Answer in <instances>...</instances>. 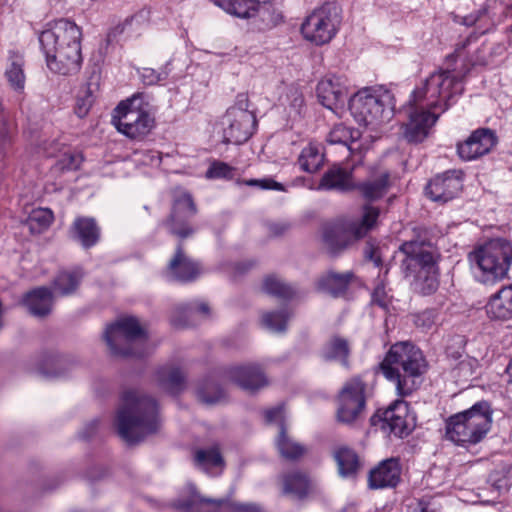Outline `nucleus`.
Masks as SVG:
<instances>
[{
    "label": "nucleus",
    "mask_w": 512,
    "mask_h": 512,
    "mask_svg": "<svg viewBox=\"0 0 512 512\" xmlns=\"http://www.w3.org/2000/svg\"><path fill=\"white\" fill-rule=\"evenodd\" d=\"M81 37V29L68 19H58L46 24L38 39L50 71L60 75H72L80 70Z\"/></svg>",
    "instance_id": "1"
},
{
    "label": "nucleus",
    "mask_w": 512,
    "mask_h": 512,
    "mask_svg": "<svg viewBox=\"0 0 512 512\" xmlns=\"http://www.w3.org/2000/svg\"><path fill=\"white\" fill-rule=\"evenodd\" d=\"M121 401L115 427L125 442L136 444L159 430L161 419L154 398L136 390H127L122 394Z\"/></svg>",
    "instance_id": "2"
},
{
    "label": "nucleus",
    "mask_w": 512,
    "mask_h": 512,
    "mask_svg": "<svg viewBox=\"0 0 512 512\" xmlns=\"http://www.w3.org/2000/svg\"><path fill=\"white\" fill-rule=\"evenodd\" d=\"M400 268L405 277H412L411 285L419 294H433L439 287L438 260L440 254L430 243L411 240L402 243Z\"/></svg>",
    "instance_id": "3"
},
{
    "label": "nucleus",
    "mask_w": 512,
    "mask_h": 512,
    "mask_svg": "<svg viewBox=\"0 0 512 512\" xmlns=\"http://www.w3.org/2000/svg\"><path fill=\"white\" fill-rule=\"evenodd\" d=\"M232 382L243 390L257 391L268 385V379L258 365H239L221 367L215 369L198 389V397L206 404H216L225 398V392L221 386L215 383Z\"/></svg>",
    "instance_id": "4"
},
{
    "label": "nucleus",
    "mask_w": 512,
    "mask_h": 512,
    "mask_svg": "<svg viewBox=\"0 0 512 512\" xmlns=\"http://www.w3.org/2000/svg\"><path fill=\"white\" fill-rule=\"evenodd\" d=\"M491 424V407L488 402L480 401L447 419L446 438L459 446L474 445L485 438Z\"/></svg>",
    "instance_id": "5"
},
{
    "label": "nucleus",
    "mask_w": 512,
    "mask_h": 512,
    "mask_svg": "<svg viewBox=\"0 0 512 512\" xmlns=\"http://www.w3.org/2000/svg\"><path fill=\"white\" fill-rule=\"evenodd\" d=\"M471 267L479 272L483 283L505 278L512 263V243L503 238L491 239L468 255Z\"/></svg>",
    "instance_id": "6"
},
{
    "label": "nucleus",
    "mask_w": 512,
    "mask_h": 512,
    "mask_svg": "<svg viewBox=\"0 0 512 512\" xmlns=\"http://www.w3.org/2000/svg\"><path fill=\"white\" fill-rule=\"evenodd\" d=\"M380 368L388 380L395 382L397 394L407 397L419 388L429 363L424 354H386Z\"/></svg>",
    "instance_id": "7"
},
{
    "label": "nucleus",
    "mask_w": 512,
    "mask_h": 512,
    "mask_svg": "<svg viewBox=\"0 0 512 512\" xmlns=\"http://www.w3.org/2000/svg\"><path fill=\"white\" fill-rule=\"evenodd\" d=\"M394 96L381 88H366L349 99V109L360 125L377 128L394 115Z\"/></svg>",
    "instance_id": "8"
},
{
    "label": "nucleus",
    "mask_w": 512,
    "mask_h": 512,
    "mask_svg": "<svg viewBox=\"0 0 512 512\" xmlns=\"http://www.w3.org/2000/svg\"><path fill=\"white\" fill-rule=\"evenodd\" d=\"M462 93V77L454 71L440 69L430 74L423 84L413 91L412 96L415 101L443 113Z\"/></svg>",
    "instance_id": "9"
},
{
    "label": "nucleus",
    "mask_w": 512,
    "mask_h": 512,
    "mask_svg": "<svg viewBox=\"0 0 512 512\" xmlns=\"http://www.w3.org/2000/svg\"><path fill=\"white\" fill-rule=\"evenodd\" d=\"M148 107V96L144 93H136L117 105L113 111L112 124L120 133L131 139L143 138L151 131L154 124Z\"/></svg>",
    "instance_id": "10"
},
{
    "label": "nucleus",
    "mask_w": 512,
    "mask_h": 512,
    "mask_svg": "<svg viewBox=\"0 0 512 512\" xmlns=\"http://www.w3.org/2000/svg\"><path fill=\"white\" fill-rule=\"evenodd\" d=\"M341 20L337 5L325 3L305 17L301 24V34L306 41L316 46L328 44L338 33Z\"/></svg>",
    "instance_id": "11"
},
{
    "label": "nucleus",
    "mask_w": 512,
    "mask_h": 512,
    "mask_svg": "<svg viewBox=\"0 0 512 512\" xmlns=\"http://www.w3.org/2000/svg\"><path fill=\"white\" fill-rule=\"evenodd\" d=\"M248 102L246 94H238L235 104L223 116V137L226 143L239 145L252 136L256 127V118L248 109Z\"/></svg>",
    "instance_id": "12"
},
{
    "label": "nucleus",
    "mask_w": 512,
    "mask_h": 512,
    "mask_svg": "<svg viewBox=\"0 0 512 512\" xmlns=\"http://www.w3.org/2000/svg\"><path fill=\"white\" fill-rule=\"evenodd\" d=\"M366 385L359 378L347 381L338 392L335 418L338 423L353 426L364 418Z\"/></svg>",
    "instance_id": "13"
},
{
    "label": "nucleus",
    "mask_w": 512,
    "mask_h": 512,
    "mask_svg": "<svg viewBox=\"0 0 512 512\" xmlns=\"http://www.w3.org/2000/svg\"><path fill=\"white\" fill-rule=\"evenodd\" d=\"M173 506L183 512H261L253 504L206 498L192 484L186 486L184 493L174 501Z\"/></svg>",
    "instance_id": "14"
},
{
    "label": "nucleus",
    "mask_w": 512,
    "mask_h": 512,
    "mask_svg": "<svg viewBox=\"0 0 512 512\" xmlns=\"http://www.w3.org/2000/svg\"><path fill=\"white\" fill-rule=\"evenodd\" d=\"M148 338L145 323L135 316H122L107 325L103 339L111 352H129L128 346Z\"/></svg>",
    "instance_id": "15"
},
{
    "label": "nucleus",
    "mask_w": 512,
    "mask_h": 512,
    "mask_svg": "<svg viewBox=\"0 0 512 512\" xmlns=\"http://www.w3.org/2000/svg\"><path fill=\"white\" fill-rule=\"evenodd\" d=\"M440 111L429 108L411 96L408 108V121L405 123L404 136L409 142H422L428 135L432 126L439 118Z\"/></svg>",
    "instance_id": "16"
},
{
    "label": "nucleus",
    "mask_w": 512,
    "mask_h": 512,
    "mask_svg": "<svg viewBox=\"0 0 512 512\" xmlns=\"http://www.w3.org/2000/svg\"><path fill=\"white\" fill-rule=\"evenodd\" d=\"M196 214V206L190 194L179 191L175 195L170 218L164 222L167 230L181 239H185L194 233L189 220Z\"/></svg>",
    "instance_id": "17"
},
{
    "label": "nucleus",
    "mask_w": 512,
    "mask_h": 512,
    "mask_svg": "<svg viewBox=\"0 0 512 512\" xmlns=\"http://www.w3.org/2000/svg\"><path fill=\"white\" fill-rule=\"evenodd\" d=\"M316 92L319 102L335 113L344 109L349 97L347 80L342 76L332 74L319 81Z\"/></svg>",
    "instance_id": "18"
},
{
    "label": "nucleus",
    "mask_w": 512,
    "mask_h": 512,
    "mask_svg": "<svg viewBox=\"0 0 512 512\" xmlns=\"http://www.w3.org/2000/svg\"><path fill=\"white\" fill-rule=\"evenodd\" d=\"M463 186L462 173L451 170L435 176L426 186V194L431 200L446 203L455 198Z\"/></svg>",
    "instance_id": "19"
},
{
    "label": "nucleus",
    "mask_w": 512,
    "mask_h": 512,
    "mask_svg": "<svg viewBox=\"0 0 512 512\" xmlns=\"http://www.w3.org/2000/svg\"><path fill=\"white\" fill-rule=\"evenodd\" d=\"M497 138L490 129H477L463 142L458 144L457 152L463 160L471 161L491 151Z\"/></svg>",
    "instance_id": "20"
},
{
    "label": "nucleus",
    "mask_w": 512,
    "mask_h": 512,
    "mask_svg": "<svg viewBox=\"0 0 512 512\" xmlns=\"http://www.w3.org/2000/svg\"><path fill=\"white\" fill-rule=\"evenodd\" d=\"M402 465L399 458L391 457L379 462L368 474L371 489L395 488L401 481Z\"/></svg>",
    "instance_id": "21"
},
{
    "label": "nucleus",
    "mask_w": 512,
    "mask_h": 512,
    "mask_svg": "<svg viewBox=\"0 0 512 512\" xmlns=\"http://www.w3.org/2000/svg\"><path fill=\"white\" fill-rule=\"evenodd\" d=\"M202 269L200 265L189 258L183 251L182 246L178 245L173 258L169 261L165 271V277L170 281L191 282L200 274Z\"/></svg>",
    "instance_id": "22"
},
{
    "label": "nucleus",
    "mask_w": 512,
    "mask_h": 512,
    "mask_svg": "<svg viewBox=\"0 0 512 512\" xmlns=\"http://www.w3.org/2000/svg\"><path fill=\"white\" fill-rule=\"evenodd\" d=\"M211 316V308L205 301H191L176 305L170 316L175 327H188L194 324L195 318L208 319Z\"/></svg>",
    "instance_id": "23"
},
{
    "label": "nucleus",
    "mask_w": 512,
    "mask_h": 512,
    "mask_svg": "<svg viewBox=\"0 0 512 512\" xmlns=\"http://www.w3.org/2000/svg\"><path fill=\"white\" fill-rule=\"evenodd\" d=\"M54 296L48 287H38L26 294L24 303L32 315L44 317L52 311Z\"/></svg>",
    "instance_id": "24"
},
{
    "label": "nucleus",
    "mask_w": 512,
    "mask_h": 512,
    "mask_svg": "<svg viewBox=\"0 0 512 512\" xmlns=\"http://www.w3.org/2000/svg\"><path fill=\"white\" fill-rule=\"evenodd\" d=\"M156 379L160 387L173 395L182 392L186 386V374L174 365L160 367L156 372Z\"/></svg>",
    "instance_id": "25"
},
{
    "label": "nucleus",
    "mask_w": 512,
    "mask_h": 512,
    "mask_svg": "<svg viewBox=\"0 0 512 512\" xmlns=\"http://www.w3.org/2000/svg\"><path fill=\"white\" fill-rule=\"evenodd\" d=\"M71 237L83 247L89 248L98 242L100 230L93 218L78 217L73 222Z\"/></svg>",
    "instance_id": "26"
},
{
    "label": "nucleus",
    "mask_w": 512,
    "mask_h": 512,
    "mask_svg": "<svg viewBox=\"0 0 512 512\" xmlns=\"http://www.w3.org/2000/svg\"><path fill=\"white\" fill-rule=\"evenodd\" d=\"M354 187L351 171L340 166H333L323 174L317 189L348 191Z\"/></svg>",
    "instance_id": "27"
},
{
    "label": "nucleus",
    "mask_w": 512,
    "mask_h": 512,
    "mask_svg": "<svg viewBox=\"0 0 512 512\" xmlns=\"http://www.w3.org/2000/svg\"><path fill=\"white\" fill-rule=\"evenodd\" d=\"M405 413L406 403L403 400H396L383 412V421L389 427L390 432L397 437L409 434Z\"/></svg>",
    "instance_id": "28"
},
{
    "label": "nucleus",
    "mask_w": 512,
    "mask_h": 512,
    "mask_svg": "<svg viewBox=\"0 0 512 512\" xmlns=\"http://www.w3.org/2000/svg\"><path fill=\"white\" fill-rule=\"evenodd\" d=\"M353 278V273L328 272L318 280V289L330 294L333 297H339L345 294Z\"/></svg>",
    "instance_id": "29"
},
{
    "label": "nucleus",
    "mask_w": 512,
    "mask_h": 512,
    "mask_svg": "<svg viewBox=\"0 0 512 512\" xmlns=\"http://www.w3.org/2000/svg\"><path fill=\"white\" fill-rule=\"evenodd\" d=\"M213 3L226 13L241 19L256 17L260 9L257 0H213Z\"/></svg>",
    "instance_id": "30"
},
{
    "label": "nucleus",
    "mask_w": 512,
    "mask_h": 512,
    "mask_svg": "<svg viewBox=\"0 0 512 512\" xmlns=\"http://www.w3.org/2000/svg\"><path fill=\"white\" fill-rule=\"evenodd\" d=\"M389 187V173L380 172L377 176L358 183L354 188L367 201H375L383 197Z\"/></svg>",
    "instance_id": "31"
},
{
    "label": "nucleus",
    "mask_w": 512,
    "mask_h": 512,
    "mask_svg": "<svg viewBox=\"0 0 512 512\" xmlns=\"http://www.w3.org/2000/svg\"><path fill=\"white\" fill-rule=\"evenodd\" d=\"M333 457L337 463L339 474L343 477L355 476L361 467L358 454L348 446L342 445L335 448Z\"/></svg>",
    "instance_id": "32"
},
{
    "label": "nucleus",
    "mask_w": 512,
    "mask_h": 512,
    "mask_svg": "<svg viewBox=\"0 0 512 512\" xmlns=\"http://www.w3.org/2000/svg\"><path fill=\"white\" fill-rule=\"evenodd\" d=\"M83 278L81 269L64 270L54 278L52 287L55 296H70L79 287Z\"/></svg>",
    "instance_id": "33"
},
{
    "label": "nucleus",
    "mask_w": 512,
    "mask_h": 512,
    "mask_svg": "<svg viewBox=\"0 0 512 512\" xmlns=\"http://www.w3.org/2000/svg\"><path fill=\"white\" fill-rule=\"evenodd\" d=\"M487 311L496 319L512 318V285L502 288L492 296L488 303Z\"/></svg>",
    "instance_id": "34"
},
{
    "label": "nucleus",
    "mask_w": 512,
    "mask_h": 512,
    "mask_svg": "<svg viewBox=\"0 0 512 512\" xmlns=\"http://www.w3.org/2000/svg\"><path fill=\"white\" fill-rule=\"evenodd\" d=\"M380 210L370 204L362 207V215L359 221H354L348 226L349 232L357 239L367 235L376 225Z\"/></svg>",
    "instance_id": "35"
},
{
    "label": "nucleus",
    "mask_w": 512,
    "mask_h": 512,
    "mask_svg": "<svg viewBox=\"0 0 512 512\" xmlns=\"http://www.w3.org/2000/svg\"><path fill=\"white\" fill-rule=\"evenodd\" d=\"M24 59L17 52H11L5 70V77L9 85L16 91L22 92L25 87Z\"/></svg>",
    "instance_id": "36"
},
{
    "label": "nucleus",
    "mask_w": 512,
    "mask_h": 512,
    "mask_svg": "<svg viewBox=\"0 0 512 512\" xmlns=\"http://www.w3.org/2000/svg\"><path fill=\"white\" fill-rule=\"evenodd\" d=\"M283 490L286 494H293L302 499L307 496L310 489V479L302 471L294 470L282 476Z\"/></svg>",
    "instance_id": "37"
},
{
    "label": "nucleus",
    "mask_w": 512,
    "mask_h": 512,
    "mask_svg": "<svg viewBox=\"0 0 512 512\" xmlns=\"http://www.w3.org/2000/svg\"><path fill=\"white\" fill-rule=\"evenodd\" d=\"M280 455L290 461L301 458L306 453V448L287 436L284 423L280 424V433L276 442Z\"/></svg>",
    "instance_id": "38"
},
{
    "label": "nucleus",
    "mask_w": 512,
    "mask_h": 512,
    "mask_svg": "<svg viewBox=\"0 0 512 512\" xmlns=\"http://www.w3.org/2000/svg\"><path fill=\"white\" fill-rule=\"evenodd\" d=\"M324 162V153L321 147L314 143H309L304 147L299 155L298 163L303 171L315 173L320 169Z\"/></svg>",
    "instance_id": "39"
},
{
    "label": "nucleus",
    "mask_w": 512,
    "mask_h": 512,
    "mask_svg": "<svg viewBox=\"0 0 512 512\" xmlns=\"http://www.w3.org/2000/svg\"><path fill=\"white\" fill-rule=\"evenodd\" d=\"M358 130L351 129L343 124L335 125L327 136V141L331 145H342L348 152L353 148L352 145L359 139Z\"/></svg>",
    "instance_id": "40"
},
{
    "label": "nucleus",
    "mask_w": 512,
    "mask_h": 512,
    "mask_svg": "<svg viewBox=\"0 0 512 512\" xmlns=\"http://www.w3.org/2000/svg\"><path fill=\"white\" fill-rule=\"evenodd\" d=\"M291 313L287 309L264 312L261 316V325L272 333H284Z\"/></svg>",
    "instance_id": "41"
},
{
    "label": "nucleus",
    "mask_w": 512,
    "mask_h": 512,
    "mask_svg": "<svg viewBox=\"0 0 512 512\" xmlns=\"http://www.w3.org/2000/svg\"><path fill=\"white\" fill-rule=\"evenodd\" d=\"M262 288L265 293L279 299H291L296 294L291 285L275 275L267 276L263 281Z\"/></svg>",
    "instance_id": "42"
},
{
    "label": "nucleus",
    "mask_w": 512,
    "mask_h": 512,
    "mask_svg": "<svg viewBox=\"0 0 512 512\" xmlns=\"http://www.w3.org/2000/svg\"><path fill=\"white\" fill-rule=\"evenodd\" d=\"M97 91V81L88 82L87 85L79 91L74 107V111L79 118H84L88 114L95 101Z\"/></svg>",
    "instance_id": "43"
},
{
    "label": "nucleus",
    "mask_w": 512,
    "mask_h": 512,
    "mask_svg": "<svg viewBox=\"0 0 512 512\" xmlns=\"http://www.w3.org/2000/svg\"><path fill=\"white\" fill-rule=\"evenodd\" d=\"M53 221V213L48 208H37L29 214L26 225L33 234L47 230Z\"/></svg>",
    "instance_id": "44"
},
{
    "label": "nucleus",
    "mask_w": 512,
    "mask_h": 512,
    "mask_svg": "<svg viewBox=\"0 0 512 512\" xmlns=\"http://www.w3.org/2000/svg\"><path fill=\"white\" fill-rule=\"evenodd\" d=\"M323 242L331 255H336L348 246L347 235L339 228H328L324 231Z\"/></svg>",
    "instance_id": "45"
},
{
    "label": "nucleus",
    "mask_w": 512,
    "mask_h": 512,
    "mask_svg": "<svg viewBox=\"0 0 512 512\" xmlns=\"http://www.w3.org/2000/svg\"><path fill=\"white\" fill-rule=\"evenodd\" d=\"M194 460L196 465L203 469L217 467L223 464L220 450L216 446L208 449H198L195 452Z\"/></svg>",
    "instance_id": "46"
},
{
    "label": "nucleus",
    "mask_w": 512,
    "mask_h": 512,
    "mask_svg": "<svg viewBox=\"0 0 512 512\" xmlns=\"http://www.w3.org/2000/svg\"><path fill=\"white\" fill-rule=\"evenodd\" d=\"M169 65L170 63H167L163 68L160 69V71H156L152 68H142L139 71L141 81L145 85H155L165 81L170 74Z\"/></svg>",
    "instance_id": "47"
},
{
    "label": "nucleus",
    "mask_w": 512,
    "mask_h": 512,
    "mask_svg": "<svg viewBox=\"0 0 512 512\" xmlns=\"http://www.w3.org/2000/svg\"><path fill=\"white\" fill-rule=\"evenodd\" d=\"M234 175V168L220 161L213 162L206 172V177L210 179L225 178L231 179Z\"/></svg>",
    "instance_id": "48"
},
{
    "label": "nucleus",
    "mask_w": 512,
    "mask_h": 512,
    "mask_svg": "<svg viewBox=\"0 0 512 512\" xmlns=\"http://www.w3.org/2000/svg\"><path fill=\"white\" fill-rule=\"evenodd\" d=\"M286 103H288L290 113L299 114L304 103L302 93L297 88H289L285 98L283 99V104L285 105Z\"/></svg>",
    "instance_id": "49"
},
{
    "label": "nucleus",
    "mask_w": 512,
    "mask_h": 512,
    "mask_svg": "<svg viewBox=\"0 0 512 512\" xmlns=\"http://www.w3.org/2000/svg\"><path fill=\"white\" fill-rule=\"evenodd\" d=\"M413 322L416 327L423 331L430 330L436 322V312L434 310H424L413 315Z\"/></svg>",
    "instance_id": "50"
},
{
    "label": "nucleus",
    "mask_w": 512,
    "mask_h": 512,
    "mask_svg": "<svg viewBox=\"0 0 512 512\" xmlns=\"http://www.w3.org/2000/svg\"><path fill=\"white\" fill-rule=\"evenodd\" d=\"M392 297L387 293L383 281L379 282L371 295V302L382 309H387L391 303Z\"/></svg>",
    "instance_id": "51"
},
{
    "label": "nucleus",
    "mask_w": 512,
    "mask_h": 512,
    "mask_svg": "<svg viewBox=\"0 0 512 512\" xmlns=\"http://www.w3.org/2000/svg\"><path fill=\"white\" fill-rule=\"evenodd\" d=\"M83 161V157L78 152H67L63 154L60 160L62 169L66 170H77Z\"/></svg>",
    "instance_id": "52"
},
{
    "label": "nucleus",
    "mask_w": 512,
    "mask_h": 512,
    "mask_svg": "<svg viewBox=\"0 0 512 512\" xmlns=\"http://www.w3.org/2000/svg\"><path fill=\"white\" fill-rule=\"evenodd\" d=\"M329 348L331 352H349L351 345L348 339L335 335L329 340Z\"/></svg>",
    "instance_id": "53"
},
{
    "label": "nucleus",
    "mask_w": 512,
    "mask_h": 512,
    "mask_svg": "<svg viewBox=\"0 0 512 512\" xmlns=\"http://www.w3.org/2000/svg\"><path fill=\"white\" fill-rule=\"evenodd\" d=\"M13 138L12 127L6 122L0 123V149L6 150L10 146Z\"/></svg>",
    "instance_id": "54"
},
{
    "label": "nucleus",
    "mask_w": 512,
    "mask_h": 512,
    "mask_svg": "<svg viewBox=\"0 0 512 512\" xmlns=\"http://www.w3.org/2000/svg\"><path fill=\"white\" fill-rule=\"evenodd\" d=\"M248 186H257L262 189H271V190H283L282 184L272 180V179H263V180H257V179H251L245 182Z\"/></svg>",
    "instance_id": "55"
},
{
    "label": "nucleus",
    "mask_w": 512,
    "mask_h": 512,
    "mask_svg": "<svg viewBox=\"0 0 512 512\" xmlns=\"http://www.w3.org/2000/svg\"><path fill=\"white\" fill-rule=\"evenodd\" d=\"M466 339L463 335H454L447 340L446 349L450 352H459L466 346Z\"/></svg>",
    "instance_id": "56"
},
{
    "label": "nucleus",
    "mask_w": 512,
    "mask_h": 512,
    "mask_svg": "<svg viewBox=\"0 0 512 512\" xmlns=\"http://www.w3.org/2000/svg\"><path fill=\"white\" fill-rule=\"evenodd\" d=\"M284 406L278 405L276 407H273L271 409H268L265 411V420L267 423H272L278 420H282V414H283ZM283 423V421H280V424Z\"/></svg>",
    "instance_id": "57"
},
{
    "label": "nucleus",
    "mask_w": 512,
    "mask_h": 512,
    "mask_svg": "<svg viewBox=\"0 0 512 512\" xmlns=\"http://www.w3.org/2000/svg\"><path fill=\"white\" fill-rule=\"evenodd\" d=\"M365 257L374 263L375 267H379L381 264V257L378 252V248L371 244H368L364 250Z\"/></svg>",
    "instance_id": "58"
},
{
    "label": "nucleus",
    "mask_w": 512,
    "mask_h": 512,
    "mask_svg": "<svg viewBox=\"0 0 512 512\" xmlns=\"http://www.w3.org/2000/svg\"><path fill=\"white\" fill-rule=\"evenodd\" d=\"M388 352L398 353V352H415V351H414V345L412 342L402 341V342H397L394 345H392L390 347V349L388 350Z\"/></svg>",
    "instance_id": "59"
},
{
    "label": "nucleus",
    "mask_w": 512,
    "mask_h": 512,
    "mask_svg": "<svg viewBox=\"0 0 512 512\" xmlns=\"http://www.w3.org/2000/svg\"><path fill=\"white\" fill-rule=\"evenodd\" d=\"M486 13L485 9L478 10L473 12L462 18L461 23L466 26L474 25L484 14Z\"/></svg>",
    "instance_id": "60"
},
{
    "label": "nucleus",
    "mask_w": 512,
    "mask_h": 512,
    "mask_svg": "<svg viewBox=\"0 0 512 512\" xmlns=\"http://www.w3.org/2000/svg\"><path fill=\"white\" fill-rule=\"evenodd\" d=\"M268 229L269 233L276 237L283 235L289 229V225L286 223H271Z\"/></svg>",
    "instance_id": "61"
},
{
    "label": "nucleus",
    "mask_w": 512,
    "mask_h": 512,
    "mask_svg": "<svg viewBox=\"0 0 512 512\" xmlns=\"http://www.w3.org/2000/svg\"><path fill=\"white\" fill-rule=\"evenodd\" d=\"M469 41H470V37L467 38V40L463 44L458 45V47L455 50V54H451L449 56V58L460 57L461 56V51L466 47V43H468Z\"/></svg>",
    "instance_id": "62"
},
{
    "label": "nucleus",
    "mask_w": 512,
    "mask_h": 512,
    "mask_svg": "<svg viewBox=\"0 0 512 512\" xmlns=\"http://www.w3.org/2000/svg\"><path fill=\"white\" fill-rule=\"evenodd\" d=\"M506 373L508 374L510 381L512 382V359L506 367Z\"/></svg>",
    "instance_id": "63"
},
{
    "label": "nucleus",
    "mask_w": 512,
    "mask_h": 512,
    "mask_svg": "<svg viewBox=\"0 0 512 512\" xmlns=\"http://www.w3.org/2000/svg\"><path fill=\"white\" fill-rule=\"evenodd\" d=\"M41 373L45 376H56L58 375V373L56 372H49V371H46V370H41Z\"/></svg>",
    "instance_id": "64"
}]
</instances>
